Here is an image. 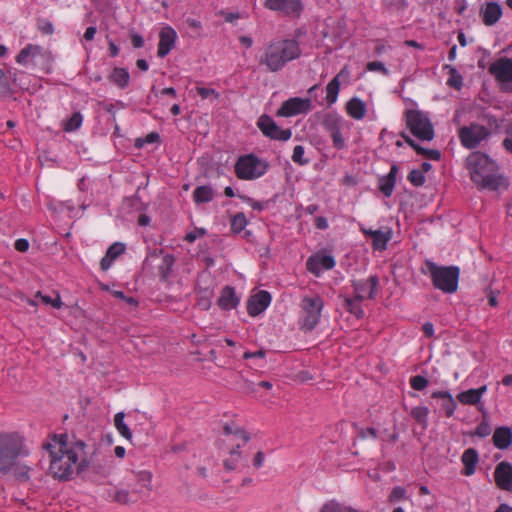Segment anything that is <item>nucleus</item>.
Instances as JSON below:
<instances>
[{
	"label": "nucleus",
	"mask_w": 512,
	"mask_h": 512,
	"mask_svg": "<svg viewBox=\"0 0 512 512\" xmlns=\"http://www.w3.org/2000/svg\"><path fill=\"white\" fill-rule=\"evenodd\" d=\"M43 447L49 452L50 473L58 480H70L86 467L85 444L81 441L69 443L66 434L54 435Z\"/></svg>",
	"instance_id": "1"
},
{
	"label": "nucleus",
	"mask_w": 512,
	"mask_h": 512,
	"mask_svg": "<svg viewBox=\"0 0 512 512\" xmlns=\"http://www.w3.org/2000/svg\"><path fill=\"white\" fill-rule=\"evenodd\" d=\"M466 168L472 182L481 189L496 191L507 185L496 161L485 153H470L466 158Z\"/></svg>",
	"instance_id": "2"
},
{
	"label": "nucleus",
	"mask_w": 512,
	"mask_h": 512,
	"mask_svg": "<svg viewBox=\"0 0 512 512\" xmlns=\"http://www.w3.org/2000/svg\"><path fill=\"white\" fill-rule=\"evenodd\" d=\"M302 54L300 44L296 39H273L264 47L259 57V64L270 72L282 70L289 62L298 59Z\"/></svg>",
	"instance_id": "3"
},
{
	"label": "nucleus",
	"mask_w": 512,
	"mask_h": 512,
	"mask_svg": "<svg viewBox=\"0 0 512 512\" xmlns=\"http://www.w3.org/2000/svg\"><path fill=\"white\" fill-rule=\"evenodd\" d=\"M29 453L25 438L20 433H0V473L11 472L18 459L27 457Z\"/></svg>",
	"instance_id": "4"
},
{
	"label": "nucleus",
	"mask_w": 512,
	"mask_h": 512,
	"mask_svg": "<svg viewBox=\"0 0 512 512\" xmlns=\"http://www.w3.org/2000/svg\"><path fill=\"white\" fill-rule=\"evenodd\" d=\"M426 273L433 286L446 294H453L458 289L460 269L457 266H439L431 260L425 261Z\"/></svg>",
	"instance_id": "5"
},
{
	"label": "nucleus",
	"mask_w": 512,
	"mask_h": 512,
	"mask_svg": "<svg viewBox=\"0 0 512 512\" xmlns=\"http://www.w3.org/2000/svg\"><path fill=\"white\" fill-rule=\"evenodd\" d=\"M299 308V328L304 332H311L320 322L324 301L318 294L305 295L300 301Z\"/></svg>",
	"instance_id": "6"
},
{
	"label": "nucleus",
	"mask_w": 512,
	"mask_h": 512,
	"mask_svg": "<svg viewBox=\"0 0 512 512\" xmlns=\"http://www.w3.org/2000/svg\"><path fill=\"white\" fill-rule=\"evenodd\" d=\"M268 170V163L253 154L240 156L235 163V174L241 180H254Z\"/></svg>",
	"instance_id": "7"
},
{
	"label": "nucleus",
	"mask_w": 512,
	"mask_h": 512,
	"mask_svg": "<svg viewBox=\"0 0 512 512\" xmlns=\"http://www.w3.org/2000/svg\"><path fill=\"white\" fill-rule=\"evenodd\" d=\"M405 116L407 127L415 137L421 141H431L434 138L433 125L423 112L408 110Z\"/></svg>",
	"instance_id": "8"
},
{
	"label": "nucleus",
	"mask_w": 512,
	"mask_h": 512,
	"mask_svg": "<svg viewBox=\"0 0 512 512\" xmlns=\"http://www.w3.org/2000/svg\"><path fill=\"white\" fill-rule=\"evenodd\" d=\"M323 127L329 134L332 145L337 150H343L346 148V138L343 135V131L350 129V124L338 114H328L323 120Z\"/></svg>",
	"instance_id": "9"
},
{
	"label": "nucleus",
	"mask_w": 512,
	"mask_h": 512,
	"mask_svg": "<svg viewBox=\"0 0 512 512\" xmlns=\"http://www.w3.org/2000/svg\"><path fill=\"white\" fill-rule=\"evenodd\" d=\"M489 135V130L485 126L477 123L461 127L458 134L461 144L467 149L478 147Z\"/></svg>",
	"instance_id": "10"
},
{
	"label": "nucleus",
	"mask_w": 512,
	"mask_h": 512,
	"mask_svg": "<svg viewBox=\"0 0 512 512\" xmlns=\"http://www.w3.org/2000/svg\"><path fill=\"white\" fill-rule=\"evenodd\" d=\"M489 72L500 83L503 91L512 93V58H499L490 65Z\"/></svg>",
	"instance_id": "11"
},
{
	"label": "nucleus",
	"mask_w": 512,
	"mask_h": 512,
	"mask_svg": "<svg viewBox=\"0 0 512 512\" xmlns=\"http://www.w3.org/2000/svg\"><path fill=\"white\" fill-rule=\"evenodd\" d=\"M260 131L268 138L278 141H288L292 136L291 129H282L268 115H262L257 121Z\"/></svg>",
	"instance_id": "12"
},
{
	"label": "nucleus",
	"mask_w": 512,
	"mask_h": 512,
	"mask_svg": "<svg viewBox=\"0 0 512 512\" xmlns=\"http://www.w3.org/2000/svg\"><path fill=\"white\" fill-rule=\"evenodd\" d=\"M264 7L288 17H299L303 10L301 0H265Z\"/></svg>",
	"instance_id": "13"
},
{
	"label": "nucleus",
	"mask_w": 512,
	"mask_h": 512,
	"mask_svg": "<svg viewBox=\"0 0 512 512\" xmlns=\"http://www.w3.org/2000/svg\"><path fill=\"white\" fill-rule=\"evenodd\" d=\"M312 105L309 98H289L284 101L278 110V115L282 117L296 116L311 111Z\"/></svg>",
	"instance_id": "14"
},
{
	"label": "nucleus",
	"mask_w": 512,
	"mask_h": 512,
	"mask_svg": "<svg viewBox=\"0 0 512 512\" xmlns=\"http://www.w3.org/2000/svg\"><path fill=\"white\" fill-rule=\"evenodd\" d=\"M43 55L44 50L40 45L29 43L19 51L15 61L23 67L31 68L36 66L37 59Z\"/></svg>",
	"instance_id": "15"
},
{
	"label": "nucleus",
	"mask_w": 512,
	"mask_h": 512,
	"mask_svg": "<svg viewBox=\"0 0 512 512\" xmlns=\"http://www.w3.org/2000/svg\"><path fill=\"white\" fill-rule=\"evenodd\" d=\"M271 301V294L268 291L260 290L249 297L247 301V313L252 317H256L269 307Z\"/></svg>",
	"instance_id": "16"
},
{
	"label": "nucleus",
	"mask_w": 512,
	"mask_h": 512,
	"mask_svg": "<svg viewBox=\"0 0 512 512\" xmlns=\"http://www.w3.org/2000/svg\"><path fill=\"white\" fill-rule=\"evenodd\" d=\"M335 265L334 257L327 254L312 255L306 261L307 270L317 277L320 276L323 271L333 269Z\"/></svg>",
	"instance_id": "17"
},
{
	"label": "nucleus",
	"mask_w": 512,
	"mask_h": 512,
	"mask_svg": "<svg viewBox=\"0 0 512 512\" xmlns=\"http://www.w3.org/2000/svg\"><path fill=\"white\" fill-rule=\"evenodd\" d=\"M379 284L377 276L372 275L367 279L355 280L352 282V287L355 296L358 299L364 300L366 298L373 299L375 297L376 289Z\"/></svg>",
	"instance_id": "18"
},
{
	"label": "nucleus",
	"mask_w": 512,
	"mask_h": 512,
	"mask_svg": "<svg viewBox=\"0 0 512 512\" xmlns=\"http://www.w3.org/2000/svg\"><path fill=\"white\" fill-rule=\"evenodd\" d=\"M497 486L505 491L512 492V464L506 461L500 462L494 471Z\"/></svg>",
	"instance_id": "19"
},
{
	"label": "nucleus",
	"mask_w": 512,
	"mask_h": 512,
	"mask_svg": "<svg viewBox=\"0 0 512 512\" xmlns=\"http://www.w3.org/2000/svg\"><path fill=\"white\" fill-rule=\"evenodd\" d=\"M25 73L15 68H10L5 72L0 68V98L8 97L12 94V83L17 84L18 76Z\"/></svg>",
	"instance_id": "20"
},
{
	"label": "nucleus",
	"mask_w": 512,
	"mask_h": 512,
	"mask_svg": "<svg viewBox=\"0 0 512 512\" xmlns=\"http://www.w3.org/2000/svg\"><path fill=\"white\" fill-rule=\"evenodd\" d=\"M176 39V31L170 26L164 27L159 34L158 56L161 58L167 56L174 48Z\"/></svg>",
	"instance_id": "21"
},
{
	"label": "nucleus",
	"mask_w": 512,
	"mask_h": 512,
	"mask_svg": "<svg viewBox=\"0 0 512 512\" xmlns=\"http://www.w3.org/2000/svg\"><path fill=\"white\" fill-rule=\"evenodd\" d=\"M503 9L502 6L495 1H489L480 9V16L486 26H492L496 24L502 17Z\"/></svg>",
	"instance_id": "22"
},
{
	"label": "nucleus",
	"mask_w": 512,
	"mask_h": 512,
	"mask_svg": "<svg viewBox=\"0 0 512 512\" xmlns=\"http://www.w3.org/2000/svg\"><path fill=\"white\" fill-rule=\"evenodd\" d=\"M160 255H162V259H161V263L158 266L159 275H160L161 280L167 281L171 275L172 268L175 263V258L173 255H171V254L163 255L162 250H154L147 256L146 261L151 258H157Z\"/></svg>",
	"instance_id": "23"
},
{
	"label": "nucleus",
	"mask_w": 512,
	"mask_h": 512,
	"mask_svg": "<svg viewBox=\"0 0 512 512\" xmlns=\"http://www.w3.org/2000/svg\"><path fill=\"white\" fill-rule=\"evenodd\" d=\"M398 172V166L394 164L387 175L379 177L378 188L384 196L390 197L393 194Z\"/></svg>",
	"instance_id": "24"
},
{
	"label": "nucleus",
	"mask_w": 512,
	"mask_h": 512,
	"mask_svg": "<svg viewBox=\"0 0 512 512\" xmlns=\"http://www.w3.org/2000/svg\"><path fill=\"white\" fill-rule=\"evenodd\" d=\"M126 251L124 243L115 242L107 249L104 257L101 259L100 266L103 271H107L113 262Z\"/></svg>",
	"instance_id": "25"
},
{
	"label": "nucleus",
	"mask_w": 512,
	"mask_h": 512,
	"mask_svg": "<svg viewBox=\"0 0 512 512\" xmlns=\"http://www.w3.org/2000/svg\"><path fill=\"white\" fill-rule=\"evenodd\" d=\"M240 298L236 295L235 289L225 286L218 298V306L223 310H232L239 305Z\"/></svg>",
	"instance_id": "26"
},
{
	"label": "nucleus",
	"mask_w": 512,
	"mask_h": 512,
	"mask_svg": "<svg viewBox=\"0 0 512 512\" xmlns=\"http://www.w3.org/2000/svg\"><path fill=\"white\" fill-rule=\"evenodd\" d=\"M432 398L440 400V407L446 417H452L457 409V403L449 391H435Z\"/></svg>",
	"instance_id": "27"
},
{
	"label": "nucleus",
	"mask_w": 512,
	"mask_h": 512,
	"mask_svg": "<svg viewBox=\"0 0 512 512\" xmlns=\"http://www.w3.org/2000/svg\"><path fill=\"white\" fill-rule=\"evenodd\" d=\"M348 116L352 119L363 120L367 113L366 103L359 97H352L345 105Z\"/></svg>",
	"instance_id": "28"
},
{
	"label": "nucleus",
	"mask_w": 512,
	"mask_h": 512,
	"mask_svg": "<svg viewBox=\"0 0 512 512\" xmlns=\"http://www.w3.org/2000/svg\"><path fill=\"white\" fill-rule=\"evenodd\" d=\"M461 462L464 465L462 474L465 476L473 475L479 462V455L477 450L474 448L466 449L461 456Z\"/></svg>",
	"instance_id": "29"
},
{
	"label": "nucleus",
	"mask_w": 512,
	"mask_h": 512,
	"mask_svg": "<svg viewBox=\"0 0 512 512\" xmlns=\"http://www.w3.org/2000/svg\"><path fill=\"white\" fill-rule=\"evenodd\" d=\"M493 444L500 450L509 448L512 444V430L509 427L502 426L495 429L493 434Z\"/></svg>",
	"instance_id": "30"
},
{
	"label": "nucleus",
	"mask_w": 512,
	"mask_h": 512,
	"mask_svg": "<svg viewBox=\"0 0 512 512\" xmlns=\"http://www.w3.org/2000/svg\"><path fill=\"white\" fill-rule=\"evenodd\" d=\"M347 72L346 67L343 68L327 85L326 101L328 105L336 103L340 91V77Z\"/></svg>",
	"instance_id": "31"
},
{
	"label": "nucleus",
	"mask_w": 512,
	"mask_h": 512,
	"mask_svg": "<svg viewBox=\"0 0 512 512\" xmlns=\"http://www.w3.org/2000/svg\"><path fill=\"white\" fill-rule=\"evenodd\" d=\"M392 236L393 232L390 228H386L385 230L377 229V232L372 239V247L378 251L385 250L388 242L392 239Z\"/></svg>",
	"instance_id": "32"
},
{
	"label": "nucleus",
	"mask_w": 512,
	"mask_h": 512,
	"mask_svg": "<svg viewBox=\"0 0 512 512\" xmlns=\"http://www.w3.org/2000/svg\"><path fill=\"white\" fill-rule=\"evenodd\" d=\"M343 300L344 308L352 315L357 318H362L364 315L363 308L361 306V302L363 300L358 299V297L354 296H340Z\"/></svg>",
	"instance_id": "33"
},
{
	"label": "nucleus",
	"mask_w": 512,
	"mask_h": 512,
	"mask_svg": "<svg viewBox=\"0 0 512 512\" xmlns=\"http://www.w3.org/2000/svg\"><path fill=\"white\" fill-rule=\"evenodd\" d=\"M215 191L209 185L198 186L193 191V200L197 204L208 203L214 199Z\"/></svg>",
	"instance_id": "34"
},
{
	"label": "nucleus",
	"mask_w": 512,
	"mask_h": 512,
	"mask_svg": "<svg viewBox=\"0 0 512 512\" xmlns=\"http://www.w3.org/2000/svg\"><path fill=\"white\" fill-rule=\"evenodd\" d=\"M402 137L418 154H421L431 160H439L441 158L440 151L436 149L423 148L407 135L402 134Z\"/></svg>",
	"instance_id": "35"
},
{
	"label": "nucleus",
	"mask_w": 512,
	"mask_h": 512,
	"mask_svg": "<svg viewBox=\"0 0 512 512\" xmlns=\"http://www.w3.org/2000/svg\"><path fill=\"white\" fill-rule=\"evenodd\" d=\"M110 81L121 89H125L129 85L130 75L127 69L116 67L110 75Z\"/></svg>",
	"instance_id": "36"
},
{
	"label": "nucleus",
	"mask_w": 512,
	"mask_h": 512,
	"mask_svg": "<svg viewBox=\"0 0 512 512\" xmlns=\"http://www.w3.org/2000/svg\"><path fill=\"white\" fill-rule=\"evenodd\" d=\"M125 414L124 412H118L114 416V425L117 429L118 433L124 437L126 440L131 441L132 440V432L130 428L127 426V424L124 422Z\"/></svg>",
	"instance_id": "37"
},
{
	"label": "nucleus",
	"mask_w": 512,
	"mask_h": 512,
	"mask_svg": "<svg viewBox=\"0 0 512 512\" xmlns=\"http://www.w3.org/2000/svg\"><path fill=\"white\" fill-rule=\"evenodd\" d=\"M428 415L429 409L426 406H417L411 409V416L423 429L428 426Z\"/></svg>",
	"instance_id": "38"
},
{
	"label": "nucleus",
	"mask_w": 512,
	"mask_h": 512,
	"mask_svg": "<svg viewBox=\"0 0 512 512\" xmlns=\"http://www.w3.org/2000/svg\"><path fill=\"white\" fill-rule=\"evenodd\" d=\"M224 431H225L226 435L233 437V439L237 440V443H236L237 449H240L241 446L245 445L249 441L248 434L241 429L233 430L230 426L226 425L224 427Z\"/></svg>",
	"instance_id": "39"
},
{
	"label": "nucleus",
	"mask_w": 512,
	"mask_h": 512,
	"mask_svg": "<svg viewBox=\"0 0 512 512\" xmlns=\"http://www.w3.org/2000/svg\"><path fill=\"white\" fill-rule=\"evenodd\" d=\"M457 399L463 405H479L481 403L475 389H468L459 393Z\"/></svg>",
	"instance_id": "40"
},
{
	"label": "nucleus",
	"mask_w": 512,
	"mask_h": 512,
	"mask_svg": "<svg viewBox=\"0 0 512 512\" xmlns=\"http://www.w3.org/2000/svg\"><path fill=\"white\" fill-rule=\"evenodd\" d=\"M82 122V114L80 112H74L68 119L63 122V129L66 132H74L81 127Z\"/></svg>",
	"instance_id": "41"
},
{
	"label": "nucleus",
	"mask_w": 512,
	"mask_h": 512,
	"mask_svg": "<svg viewBox=\"0 0 512 512\" xmlns=\"http://www.w3.org/2000/svg\"><path fill=\"white\" fill-rule=\"evenodd\" d=\"M136 479L139 483V488L135 491L137 493H145L146 491L151 490V480H152V474L148 471H140L136 474Z\"/></svg>",
	"instance_id": "42"
},
{
	"label": "nucleus",
	"mask_w": 512,
	"mask_h": 512,
	"mask_svg": "<svg viewBox=\"0 0 512 512\" xmlns=\"http://www.w3.org/2000/svg\"><path fill=\"white\" fill-rule=\"evenodd\" d=\"M445 69H448L449 77L447 79V85L456 89H460L462 87V76L458 72V70L450 65H446Z\"/></svg>",
	"instance_id": "43"
},
{
	"label": "nucleus",
	"mask_w": 512,
	"mask_h": 512,
	"mask_svg": "<svg viewBox=\"0 0 512 512\" xmlns=\"http://www.w3.org/2000/svg\"><path fill=\"white\" fill-rule=\"evenodd\" d=\"M230 224H231V231L233 233L238 234L245 229V227L248 224V221L246 219L245 214L242 212H239L232 217Z\"/></svg>",
	"instance_id": "44"
},
{
	"label": "nucleus",
	"mask_w": 512,
	"mask_h": 512,
	"mask_svg": "<svg viewBox=\"0 0 512 512\" xmlns=\"http://www.w3.org/2000/svg\"><path fill=\"white\" fill-rule=\"evenodd\" d=\"M319 512H354L351 507L343 505L335 500L326 502Z\"/></svg>",
	"instance_id": "45"
},
{
	"label": "nucleus",
	"mask_w": 512,
	"mask_h": 512,
	"mask_svg": "<svg viewBox=\"0 0 512 512\" xmlns=\"http://www.w3.org/2000/svg\"><path fill=\"white\" fill-rule=\"evenodd\" d=\"M35 298H40L43 304L50 305L55 309H60L63 306L61 297H60L59 293H57V292L55 293V297H50V296L43 295L40 291H38L35 294Z\"/></svg>",
	"instance_id": "46"
},
{
	"label": "nucleus",
	"mask_w": 512,
	"mask_h": 512,
	"mask_svg": "<svg viewBox=\"0 0 512 512\" xmlns=\"http://www.w3.org/2000/svg\"><path fill=\"white\" fill-rule=\"evenodd\" d=\"M407 178L408 181L416 187L422 186L426 181L423 171L418 169H413L410 171Z\"/></svg>",
	"instance_id": "47"
},
{
	"label": "nucleus",
	"mask_w": 512,
	"mask_h": 512,
	"mask_svg": "<svg viewBox=\"0 0 512 512\" xmlns=\"http://www.w3.org/2000/svg\"><path fill=\"white\" fill-rule=\"evenodd\" d=\"M305 149L302 145H296L293 149V162L303 166L309 163V159L304 158Z\"/></svg>",
	"instance_id": "48"
},
{
	"label": "nucleus",
	"mask_w": 512,
	"mask_h": 512,
	"mask_svg": "<svg viewBox=\"0 0 512 512\" xmlns=\"http://www.w3.org/2000/svg\"><path fill=\"white\" fill-rule=\"evenodd\" d=\"M492 428L490 423L484 418L475 428L474 435L484 438L491 434Z\"/></svg>",
	"instance_id": "49"
},
{
	"label": "nucleus",
	"mask_w": 512,
	"mask_h": 512,
	"mask_svg": "<svg viewBox=\"0 0 512 512\" xmlns=\"http://www.w3.org/2000/svg\"><path fill=\"white\" fill-rule=\"evenodd\" d=\"M429 384V381L426 377L421 375H416L410 378V385L414 390L422 391Z\"/></svg>",
	"instance_id": "50"
},
{
	"label": "nucleus",
	"mask_w": 512,
	"mask_h": 512,
	"mask_svg": "<svg viewBox=\"0 0 512 512\" xmlns=\"http://www.w3.org/2000/svg\"><path fill=\"white\" fill-rule=\"evenodd\" d=\"M366 69L371 72H380L385 76L389 75V70L385 67L384 63L380 61L368 62L366 65Z\"/></svg>",
	"instance_id": "51"
},
{
	"label": "nucleus",
	"mask_w": 512,
	"mask_h": 512,
	"mask_svg": "<svg viewBox=\"0 0 512 512\" xmlns=\"http://www.w3.org/2000/svg\"><path fill=\"white\" fill-rule=\"evenodd\" d=\"M406 497V490L405 488H403L402 486H396L392 489L391 493H390V496H389V501L390 502H397V501H400L402 499H405Z\"/></svg>",
	"instance_id": "52"
},
{
	"label": "nucleus",
	"mask_w": 512,
	"mask_h": 512,
	"mask_svg": "<svg viewBox=\"0 0 512 512\" xmlns=\"http://www.w3.org/2000/svg\"><path fill=\"white\" fill-rule=\"evenodd\" d=\"M506 137L503 140V147L506 151L512 154V122L506 127Z\"/></svg>",
	"instance_id": "53"
},
{
	"label": "nucleus",
	"mask_w": 512,
	"mask_h": 512,
	"mask_svg": "<svg viewBox=\"0 0 512 512\" xmlns=\"http://www.w3.org/2000/svg\"><path fill=\"white\" fill-rule=\"evenodd\" d=\"M358 437L360 439H377L378 434L374 428H360L358 431Z\"/></svg>",
	"instance_id": "54"
},
{
	"label": "nucleus",
	"mask_w": 512,
	"mask_h": 512,
	"mask_svg": "<svg viewBox=\"0 0 512 512\" xmlns=\"http://www.w3.org/2000/svg\"><path fill=\"white\" fill-rule=\"evenodd\" d=\"M160 136L156 132L149 133L143 140L138 139L136 142V146L142 147L144 144H150L157 142L159 140Z\"/></svg>",
	"instance_id": "55"
},
{
	"label": "nucleus",
	"mask_w": 512,
	"mask_h": 512,
	"mask_svg": "<svg viewBox=\"0 0 512 512\" xmlns=\"http://www.w3.org/2000/svg\"><path fill=\"white\" fill-rule=\"evenodd\" d=\"M196 90L202 99H207L210 96H214L215 98H218V96H219V94L214 89H211V88L197 87Z\"/></svg>",
	"instance_id": "56"
},
{
	"label": "nucleus",
	"mask_w": 512,
	"mask_h": 512,
	"mask_svg": "<svg viewBox=\"0 0 512 512\" xmlns=\"http://www.w3.org/2000/svg\"><path fill=\"white\" fill-rule=\"evenodd\" d=\"M115 500L122 504H126L130 501H134V499L130 498V494L126 490L117 491L115 494Z\"/></svg>",
	"instance_id": "57"
},
{
	"label": "nucleus",
	"mask_w": 512,
	"mask_h": 512,
	"mask_svg": "<svg viewBox=\"0 0 512 512\" xmlns=\"http://www.w3.org/2000/svg\"><path fill=\"white\" fill-rule=\"evenodd\" d=\"M238 450H239V449H237L236 447H235V448H233V449L231 450V456H232V459H230V460H226V461L224 462V465H225V467H226L228 470H233V469L235 468V466H236V463H235V462H236L237 458H238V457H239V455H240V454H239V452H238Z\"/></svg>",
	"instance_id": "58"
},
{
	"label": "nucleus",
	"mask_w": 512,
	"mask_h": 512,
	"mask_svg": "<svg viewBox=\"0 0 512 512\" xmlns=\"http://www.w3.org/2000/svg\"><path fill=\"white\" fill-rule=\"evenodd\" d=\"M12 470H15V474L20 480H28L29 479V475H28L29 468L27 466H22V467L15 466Z\"/></svg>",
	"instance_id": "59"
},
{
	"label": "nucleus",
	"mask_w": 512,
	"mask_h": 512,
	"mask_svg": "<svg viewBox=\"0 0 512 512\" xmlns=\"http://www.w3.org/2000/svg\"><path fill=\"white\" fill-rule=\"evenodd\" d=\"M245 202H247L254 210L261 211L264 209V204L259 201H255L247 196H240Z\"/></svg>",
	"instance_id": "60"
},
{
	"label": "nucleus",
	"mask_w": 512,
	"mask_h": 512,
	"mask_svg": "<svg viewBox=\"0 0 512 512\" xmlns=\"http://www.w3.org/2000/svg\"><path fill=\"white\" fill-rule=\"evenodd\" d=\"M14 246L17 251L26 252L29 249V242L26 239H18Z\"/></svg>",
	"instance_id": "61"
},
{
	"label": "nucleus",
	"mask_w": 512,
	"mask_h": 512,
	"mask_svg": "<svg viewBox=\"0 0 512 512\" xmlns=\"http://www.w3.org/2000/svg\"><path fill=\"white\" fill-rule=\"evenodd\" d=\"M205 234V230L204 229H199L197 231H192V232H189L186 234L185 236V240L188 241L189 243H192L194 242L199 235L203 236Z\"/></svg>",
	"instance_id": "62"
},
{
	"label": "nucleus",
	"mask_w": 512,
	"mask_h": 512,
	"mask_svg": "<svg viewBox=\"0 0 512 512\" xmlns=\"http://www.w3.org/2000/svg\"><path fill=\"white\" fill-rule=\"evenodd\" d=\"M266 356V352L263 349H260L255 352L247 351L244 353L243 358L244 359H251V358H264Z\"/></svg>",
	"instance_id": "63"
},
{
	"label": "nucleus",
	"mask_w": 512,
	"mask_h": 512,
	"mask_svg": "<svg viewBox=\"0 0 512 512\" xmlns=\"http://www.w3.org/2000/svg\"><path fill=\"white\" fill-rule=\"evenodd\" d=\"M131 42H132L133 47H135V48H141L144 45L143 37L137 33L131 34Z\"/></svg>",
	"instance_id": "64"
}]
</instances>
